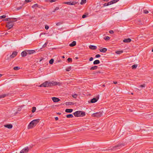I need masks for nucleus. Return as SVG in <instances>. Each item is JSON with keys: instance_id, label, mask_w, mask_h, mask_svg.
Here are the masks:
<instances>
[{"instance_id": "obj_60", "label": "nucleus", "mask_w": 153, "mask_h": 153, "mask_svg": "<svg viewBox=\"0 0 153 153\" xmlns=\"http://www.w3.org/2000/svg\"><path fill=\"white\" fill-rule=\"evenodd\" d=\"M97 73H101V72L100 71H98L97 72Z\"/></svg>"}, {"instance_id": "obj_8", "label": "nucleus", "mask_w": 153, "mask_h": 153, "mask_svg": "<svg viewBox=\"0 0 153 153\" xmlns=\"http://www.w3.org/2000/svg\"><path fill=\"white\" fill-rule=\"evenodd\" d=\"M80 113H81V111H77L74 113V114L76 117H80Z\"/></svg>"}, {"instance_id": "obj_52", "label": "nucleus", "mask_w": 153, "mask_h": 153, "mask_svg": "<svg viewBox=\"0 0 153 153\" xmlns=\"http://www.w3.org/2000/svg\"><path fill=\"white\" fill-rule=\"evenodd\" d=\"M22 6H20V7H18L17 8V10H19L20 9H21L22 8Z\"/></svg>"}, {"instance_id": "obj_45", "label": "nucleus", "mask_w": 153, "mask_h": 153, "mask_svg": "<svg viewBox=\"0 0 153 153\" xmlns=\"http://www.w3.org/2000/svg\"><path fill=\"white\" fill-rule=\"evenodd\" d=\"M49 27L48 26L46 25L45 27V28L46 29L48 30V29Z\"/></svg>"}, {"instance_id": "obj_38", "label": "nucleus", "mask_w": 153, "mask_h": 153, "mask_svg": "<svg viewBox=\"0 0 153 153\" xmlns=\"http://www.w3.org/2000/svg\"><path fill=\"white\" fill-rule=\"evenodd\" d=\"M6 16L5 15H3L0 16V19H4L5 18Z\"/></svg>"}, {"instance_id": "obj_51", "label": "nucleus", "mask_w": 153, "mask_h": 153, "mask_svg": "<svg viewBox=\"0 0 153 153\" xmlns=\"http://www.w3.org/2000/svg\"><path fill=\"white\" fill-rule=\"evenodd\" d=\"M109 32L111 34H112L114 33V31L113 30H110Z\"/></svg>"}, {"instance_id": "obj_19", "label": "nucleus", "mask_w": 153, "mask_h": 153, "mask_svg": "<svg viewBox=\"0 0 153 153\" xmlns=\"http://www.w3.org/2000/svg\"><path fill=\"white\" fill-rule=\"evenodd\" d=\"M73 111V109H66L65 110V111L67 113H71Z\"/></svg>"}, {"instance_id": "obj_56", "label": "nucleus", "mask_w": 153, "mask_h": 153, "mask_svg": "<svg viewBox=\"0 0 153 153\" xmlns=\"http://www.w3.org/2000/svg\"><path fill=\"white\" fill-rule=\"evenodd\" d=\"M25 1L26 2H30L31 1H30V0H25Z\"/></svg>"}, {"instance_id": "obj_50", "label": "nucleus", "mask_w": 153, "mask_h": 153, "mask_svg": "<svg viewBox=\"0 0 153 153\" xmlns=\"http://www.w3.org/2000/svg\"><path fill=\"white\" fill-rule=\"evenodd\" d=\"M86 17L87 16L86 15H82V17L83 18H86Z\"/></svg>"}, {"instance_id": "obj_57", "label": "nucleus", "mask_w": 153, "mask_h": 153, "mask_svg": "<svg viewBox=\"0 0 153 153\" xmlns=\"http://www.w3.org/2000/svg\"><path fill=\"white\" fill-rule=\"evenodd\" d=\"M55 120H58V117H56L55 118Z\"/></svg>"}, {"instance_id": "obj_44", "label": "nucleus", "mask_w": 153, "mask_h": 153, "mask_svg": "<svg viewBox=\"0 0 153 153\" xmlns=\"http://www.w3.org/2000/svg\"><path fill=\"white\" fill-rule=\"evenodd\" d=\"M10 19V18H8L5 19H3V20H4V21H9Z\"/></svg>"}, {"instance_id": "obj_24", "label": "nucleus", "mask_w": 153, "mask_h": 153, "mask_svg": "<svg viewBox=\"0 0 153 153\" xmlns=\"http://www.w3.org/2000/svg\"><path fill=\"white\" fill-rule=\"evenodd\" d=\"M123 52V51H116L115 53L116 54H119Z\"/></svg>"}, {"instance_id": "obj_62", "label": "nucleus", "mask_w": 153, "mask_h": 153, "mask_svg": "<svg viewBox=\"0 0 153 153\" xmlns=\"http://www.w3.org/2000/svg\"><path fill=\"white\" fill-rule=\"evenodd\" d=\"M62 58H65V56H62Z\"/></svg>"}, {"instance_id": "obj_13", "label": "nucleus", "mask_w": 153, "mask_h": 153, "mask_svg": "<svg viewBox=\"0 0 153 153\" xmlns=\"http://www.w3.org/2000/svg\"><path fill=\"white\" fill-rule=\"evenodd\" d=\"M21 55L22 57H24L26 56L27 54V51H24L22 52L21 53Z\"/></svg>"}, {"instance_id": "obj_18", "label": "nucleus", "mask_w": 153, "mask_h": 153, "mask_svg": "<svg viewBox=\"0 0 153 153\" xmlns=\"http://www.w3.org/2000/svg\"><path fill=\"white\" fill-rule=\"evenodd\" d=\"M76 45V42L75 41H74L69 45V46L71 47H73L75 46Z\"/></svg>"}, {"instance_id": "obj_14", "label": "nucleus", "mask_w": 153, "mask_h": 153, "mask_svg": "<svg viewBox=\"0 0 153 153\" xmlns=\"http://www.w3.org/2000/svg\"><path fill=\"white\" fill-rule=\"evenodd\" d=\"M27 54H31L33 53L35 51L34 50H26Z\"/></svg>"}, {"instance_id": "obj_11", "label": "nucleus", "mask_w": 153, "mask_h": 153, "mask_svg": "<svg viewBox=\"0 0 153 153\" xmlns=\"http://www.w3.org/2000/svg\"><path fill=\"white\" fill-rule=\"evenodd\" d=\"M52 99L54 102H58L60 100L59 98L56 97H53L52 98Z\"/></svg>"}, {"instance_id": "obj_42", "label": "nucleus", "mask_w": 153, "mask_h": 153, "mask_svg": "<svg viewBox=\"0 0 153 153\" xmlns=\"http://www.w3.org/2000/svg\"><path fill=\"white\" fill-rule=\"evenodd\" d=\"M59 9V8L58 7H56L54 10L53 11V12H54L56 10H58Z\"/></svg>"}, {"instance_id": "obj_28", "label": "nucleus", "mask_w": 153, "mask_h": 153, "mask_svg": "<svg viewBox=\"0 0 153 153\" xmlns=\"http://www.w3.org/2000/svg\"><path fill=\"white\" fill-rule=\"evenodd\" d=\"M54 62V59H51L49 62V63L50 64H52Z\"/></svg>"}, {"instance_id": "obj_55", "label": "nucleus", "mask_w": 153, "mask_h": 153, "mask_svg": "<svg viewBox=\"0 0 153 153\" xmlns=\"http://www.w3.org/2000/svg\"><path fill=\"white\" fill-rule=\"evenodd\" d=\"M13 22L16 21L17 19L16 18H13Z\"/></svg>"}, {"instance_id": "obj_63", "label": "nucleus", "mask_w": 153, "mask_h": 153, "mask_svg": "<svg viewBox=\"0 0 153 153\" xmlns=\"http://www.w3.org/2000/svg\"><path fill=\"white\" fill-rule=\"evenodd\" d=\"M2 76V75L1 74H0V77Z\"/></svg>"}, {"instance_id": "obj_7", "label": "nucleus", "mask_w": 153, "mask_h": 153, "mask_svg": "<svg viewBox=\"0 0 153 153\" xmlns=\"http://www.w3.org/2000/svg\"><path fill=\"white\" fill-rule=\"evenodd\" d=\"M17 52L16 51H13L12 54L10 56V59L13 58L15 57L17 54Z\"/></svg>"}, {"instance_id": "obj_48", "label": "nucleus", "mask_w": 153, "mask_h": 153, "mask_svg": "<svg viewBox=\"0 0 153 153\" xmlns=\"http://www.w3.org/2000/svg\"><path fill=\"white\" fill-rule=\"evenodd\" d=\"M61 24V22H58L56 24V25L57 26H59Z\"/></svg>"}, {"instance_id": "obj_31", "label": "nucleus", "mask_w": 153, "mask_h": 153, "mask_svg": "<svg viewBox=\"0 0 153 153\" xmlns=\"http://www.w3.org/2000/svg\"><path fill=\"white\" fill-rule=\"evenodd\" d=\"M110 38V37L108 36H107L106 37H104V39L106 41L108 40H109Z\"/></svg>"}, {"instance_id": "obj_39", "label": "nucleus", "mask_w": 153, "mask_h": 153, "mask_svg": "<svg viewBox=\"0 0 153 153\" xmlns=\"http://www.w3.org/2000/svg\"><path fill=\"white\" fill-rule=\"evenodd\" d=\"M119 0H113L112 1V2L113 3V4H114L117 2H118Z\"/></svg>"}, {"instance_id": "obj_23", "label": "nucleus", "mask_w": 153, "mask_h": 153, "mask_svg": "<svg viewBox=\"0 0 153 153\" xmlns=\"http://www.w3.org/2000/svg\"><path fill=\"white\" fill-rule=\"evenodd\" d=\"M66 117L67 118H72L73 117V116L72 114H69L68 115H66Z\"/></svg>"}, {"instance_id": "obj_64", "label": "nucleus", "mask_w": 153, "mask_h": 153, "mask_svg": "<svg viewBox=\"0 0 153 153\" xmlns=\"http://www.w3.org/2000/svg\"><path fill=\"white\" fill-rule=\"evenodd\" d=\"M102 86H103V87H104V86H105V85H102Z\"/></svg>"}, {"instance_id": "obj_20", "label": "nucleus", "mask_w": 153, "mask_h": 153, "mask_svg": "<svg viewBox=\"0 0 153 153\" xmlns=\"http://www.w3.org/2000/svg\"><path fill=\"white\" fill-rule=\"evenodd\" d=\"M100 63V61L98 60H96L94 61L93 62L94 65H97Z\"/></svg>"}, {"instance_id": "obj_17", "label": "nucleus", "mask_w": 153, "mask_h": 153, "mask_svg": "<svg viewBox=\"0 0 153 153\" xmlns=\"http://www.w3.org/2000/svg\"><path fill=\"white\" fill-rule=\"evenodd\" d=\"M107 51V49L105 48H103L102 49H100V51L101 52H103V53H105V52Z\"/></svg>"}, {"instance_id": "obj_32", "label": "nucleus", "mask_w": 153, "mask_h": 153, "mask_svg": "<svg viewBox=\"0 0 153 153\" xmlns=\"http://www.w3.org/2000/svg\"><path fill=\"white\" fill-rule=\"evenodd\" d=\"M48 41H47L45 43V44L42 46V47L43 48H45V47H46L47 45L48 44Z\"/></svg>"}, {"instance_id": "obj_47", "label": "nucleus", "mask_w": 153, "mask_h": 153, "mask_svg": "<svg viewBox=\"0 0 153 153\" xmlns=\"http://www.w3.org/2000/svg\"><path fill=\"white\" fill-rule=\"evenodd\" d=\"M145 84H143V85H141L140 86V87H141V88H143V87H145Z\"/></svg>"}, {"instance_id": "obj_25", "label": "nucleus", "mask_w": 153, "mask_h": 153, "mask_svg": "<svg viewBox=\"0 0 153 153\" xmlns=\"http://www.w3.org/2000/svg\"><path fill=\"white\" fill-rule=\"evenodd\" d=\"M137 66V64H134L132 66L131 68L132 69H135L136 68Z\"/></svg>"}, {"instance_id": "obj_34", "label": "nucleus", "mask_w": 153, "mask_h": 153, "mask_svg": "<svg viewBox=\"0 0 153 153\" xmlns=\"http://www.w3.org/2000/svg\"><path fill=\"white\" fill-rule=\"evenodd\" d=\"M38 7V5L37 4H34V5L32 6V7L34 8L35 7Z\"/></svg>"}, {"instance_id": "obj_12", "label": "nucleus", "mask_w": 153, "mask_h": 153, "mask_svg": "<svg viewBox=\"0 0 153 153\" xmlns=\"http://www.w3.org/2000/svg\"><path fill=\"white\" fill-rule=\"evenodd\" d=\"M4 126L5 127L9 129L13 127V126L11 124L5 125H4Z\"/></svg>"}, {"instance_id": "obj_9", "label": "nucleus", "mask_w": 153, "mask_h": 153, "mask_svg": "<svg viewBox=\"0 0 153 153\" xmlns=\"http://www.w3.org/2000/svg\"><path fill=\"white\" fill-rule=\"evenodd\" d=\"M13 25V24L11 22H8L7 23L6 26L7 27L9 28V29H10L12 27Z\"/></svg>"}, {"instance_id": "obj_21", "label": "nucleus", "mask_w": 153, "mask_h": 153, "mask_svg": "<svg viewBox=\"0 0 153 153\" xmlns=\"http://www.w3.org/2000/svg\"><path fill=\"white\" fill-rule=\"evenodd\" d=\"M65 104L67 105H73L74 103L72 102H65Z\"/></svg>"}, {"instance_id": "obj_59", "label": "nucleus", "mask_w": 153, "mask_h": 153, "mask_svg": "<svg viewBox=\"0 0 153 153\" xmlns=\"http://www.w3.org/2000/svg\"><path fill=\"white\" fill-rule=\"evenodd\" d=\"M57 114H59V115H61V113L58 112V113H57Z\"/></svg>"}, {"instance_id": "obj_4", "label": "nucleus", "mask_w": 153, "mask_h": 153, "mask_svg": "<svg viewBox=\"0 0 153 153\" xmlns=\"http://www.w3.org/2000/svg\"><path fill=\"white\" fill-rule=\"evenodd\" d=\"M34 146L33 145L29 146L26 147L23 149L20 152V153H27L29 151V149L31 148Z\"/></svg>"}, {"instance_id": "obj_43", "label": "nucleus", "mask_w": 153, "mask_h": 153, "mask_svg": "<svg viewBox=\"0 0 153 153\" xmlns=\"http://www.w3.org/2000/svg\"><path fill=\"white\" fill-rule=\"evenodd\" d=\"M143 12L144 13H148L149 12L146 10H143Z\"/></svg>"}, {"instance_id": "obj_53", "label": "nucleus", "mask_w": 153, "mask_h": 153, "mask_svg": "<svg viewBox=\"0 0 153 153\" xmlns=\"http://www.w3.org/2000/svg\"><path fill=\"white\" fill-rule=\"evenodd\" d=\"M93 57H91L89 59V61H92L93 60Z\"/></svg>"}, {"instance_id": "obj_22", "label": "nucleus", "mask_w": 153, "mask_h": 153, "mask_svg": "<svg viewBox=\"0 0 153 153\" xmlns=\"http://www.w3.org/2000/svg\"><path fill=\"white\" fill-rule=\"evenodd\" d=\"M98 67L97 66H94L91 67L90 69V70H94L97 69Z\"/></svg>"}, {"instance_id": "obj_61", "label": "nucleus", "mask_w": 153, "mask_h": 153, "mask_svg": "<svg viewBox=\"0 0 153 153\" xmlns=\"http://www.w3.org/2000/svg\"><path fill=\"white\" fill-rule=\"evenodd\" d=\"M103 0L104 1H109V0Z\"/></svg>"}, {"instance_id": "obj_16", "label": "nucleus", "mask_w": 153, "mask_h": 153, "mask_svg": "<svg viewBox=\"0 0 153 153\" xmlns=\"http://www.w3.org/2000/svg\"><path fill=\"white\" fill-rule=\"evenodd\" d=\"M131 40L130 38L125 39L123 40V42H130Z\"/></svg>"}, {"instance_id": "obj_15", "label": "nucleus", "mask_w": 153, "mask_h": 153, "mask_svg": "<svg viewBox=\"0 0 153 153\" xmlns=\"http://www.w3.org/2000/svg\"><path fill=\"white\" fill-rule=\"evenodd\" d=\"M89 48L90 49L93 50H96L97 48V47L96 46L92 45L89 46Z\"/></svg>"}, {"instance_id": "obj_3", "label": "nucleus", "mask_w": 153, "mask_h": 153, "mask_svg": "<svg viewBox=\"0 0 153 153\" xmlns=\"http://www.w3.org/2000/svg\"><path fill=\"white\" fill-rule=\"evenodd\" d=\"M124 146V144H118L116 146H113V147H110L109 148L108 150L115 151L116 149H120L121 148V147Z\"/></svg>"}, {"instance_id": "obj_36", "label": "nucleus", "mask_w": 153, "mask_h": 153, "mask_svg": "<svg viewBox=\"0 0 153 153\" xmlns=\"http://www.w3.org/2000/svg\"><path fill=\"white\" fill-rule=\"evenodd\" d=\"M10 19L9 20V22H11L12 23H13V18H10Z\"/></svg>"}, {"instance_id": "obj_58", "label": "nucleus", "mask_w": 153, "mask_h": 153, "mask_svg": "<svg viewBox=\"0 0 153 153\" xmlns=\"http://www.w3.org/2000/svg\"><path fill=\"white\" fill-rule=\"evenodd\" d=\"M113 83L114 84H116L117 83V82H114Z\"/></svg>"}, {"instance_id": "obj_29", "label": "nucleus", "mask_w": 153, "mask_h": 153, "mask_svg": "<svg viewBox=\"0 0 153 153\" xmlns=\"http://www.w3.org/2000/svg\"><path fill=\"white\" fill-rule=\"evenodd\" d=\"M86 2V0H82L81 2L80 3L81 4H85Z\"/></svg>"}, {"instance_id": "obj_30", "label": "nucleus", "mask_w": 153, "mask_h": 153, "mask_svg": "<svg viewBox=\"0 0 153 153\" xmlns=\"http://www.w3.org/2000/svg\"><path fill=\"white\" fill-rule=\"evenodd\" d=\"M7 96L6 94H1L0 95V98H4Z\"/></svg>"}, {"instance_id": "obj_26", "label": "nucleus", "mask_w": 153, "mask_h": 153, "mask_svg": "<svg viewBox=\"0 0 153 153\" xmlns=\"http://www.w3.org/2000/svg\"><path fill=\"white\" fill-rule=\"evenodd\" d=\"M80 117H83L85 115V113L84 112H82L81 111V113H80Z\"/></svg>"}, {"instance_id": "obj_10", "label": "nucleus", "mask_w": 153, "mask_h": 153, "mask_svg": "<svg viewBox=\"0 0 153 153\" xmlns=\"http://www.w3.org/2000/svg\"><path fill=\"white\" fill-rule=\"evenodd\" d=\"M77 3V2L76 1H68V2H66L64 3L65 4H68V5H73Z\"/></svg>"}, {"instance_id": "obj_41", "label": "nucleus", "mask_w": 153, "mask_h": 153, "mask_svg": "<svg viewBox=\"0 0 153 153\" xmlns=\"http://www.w3.org/2000/svg\"><path fill=\"white\" fill-rule=\"evenodd\" d=\"M107 3L108 5L113 4V3L112 2V1L109 2H108Z\"/></svg>"}, {"instance_id": "obj_6", "label": "nucleus", "mask_w": 153, "mask_h": 153, "mask_svg": "<svg viewBox=\"0 0 153 153\" xmlns=\"http://www.w3.org/2000/svg\"><path fill=\"white\" fill-rule=\"evenodd\" d=\"M99 98V95H97L96 98H93L91 100V102L92 103L96 102Z\"/></svg>"}, {"instance_id": "obj_2", "label": "nucleus", "mask_w": 153, "mask_h": 153, "mask_svg": "<svg viewBox=\"0 0 153 153\" xmlns=\"http://www.w3.org/2000/svg\"><path fill=\"white\" fill-rule=\"evenodd\" d=\"M39 119L34 120L31 122L27 126L28 129L31 128H33L39 122Z\"/></svg>"}, {"instance_id": "obj_37", "label": "nucleus", "mask_w": 153, "mask_h": 153, "mask_svg": "<svg viewBox=\"0 0 153 153\" xmlns=\"http://www.w3.org/2000/svg\"><path fill=\"white\" fill-rule=\"evenodd\" d=\"M67 60L69 62H71L72 61V59L70 58H68Z\"/></svg>"}, {"instance_id": "obj_1", "label": "nucleus", "mask_w": 153, "mask_h": 153, "mask_svg": "<svg viewBox=\"0 0 153 153\" xmlns=\"http://www.w3.org/2000/svg\"><path fill=\"white\" fill-rule=\"evenodd\" d=\"M59 83L56 82L52 81L49 82L48 81H46L39 85V87H48L52 86H55L57 85H59Z\"/></svg>"}, {"instance_id": "obj_5", "label": "nucleus", "mask_w": 153, "mask_h": 153, "mask_svg": "<svg viewBox=\"0 0 153 153\" xmlns=\"http://www.w3.org/2000/svg\"><path fill=\"white\" fill-rule=\"evenodd\" d=\"M102 113L100 112H97L95 113H94L92 115V116L93 117H100L102 115Z\"/></svg>"}, {"instance_id": "obj_49", "label": "nucleus", "mask_w": 153, "mask_h": 153, "mask_svg": "<svg viewBox=\"0 0 153 153\" xmlns=\"http://www.w3.org/2000/svg\"><path fill=\"white\" fill-rule=\"evenodd\" d=\"M51 2H54L56 1V0H49Z\"/></svg>"}, {"instance_id": "obj_54", "label": "nucleus", "mask_w": 153, "mask_h": 153, "mask_svg": "<svg viewBox=\"0 0 153 153\" xmlns=\"http://www.w3.org/2000/svg\"><path fill=\"white\" fill-rule=\"evenodd\" d=\"M108 6L107 3H105L104 4V6Z\"/></svg>"}, {"instance_id": "obj_40", "label": "nucleus", "mask_w": 153, "mask_h": 153, "mask_svg": "<svg viewBox=\"0 0 153 153\" xmlns=\"http://www.w3.org/2000/svg\"><path fill=\"white\" fill-rule=\"evenodd\" d=\"M77 95L76 94H74L72 95V97L73 98H76L77 97Z\"/></svg>"}, {"instance_id": "obj_35", "label": "nucleus", "mask_w": 153, "mask_h": 153, "mask_svg": "<svg viewBox=\"0 0 153 153\" xmlns=\"http://www.w3.org/2000/svg\"><path fill=\"white\" fill-rule=\"evenodd\" d=\"M71 69V67H69L67 68L66 69V70L67 71H70Z\"/></svg>"}, {"instance_id": "obj_46", "label": "nucleus", "mask_w": 153, "mask_h": 153, "mask_svg": "<svg viewBox=\"0 0 153 153\" xmlns=\"http://www.w3.org/2000/svg\"><path fill=\"white\" fill-rule=\"evenodd\" d=\"M100 56V55L99 54H97L96 55L95 57L96 58H99Z\"/></svg>"}, {"instance_id": "obj_27", "label": "nucleus", "mask_w": 153, "mask_h": 153, "mask_svg": "<svg viewBox=\"0 0 153 153\" xmlns=\"http://www.w3.org/2000/svg\"><path fill=\"white\" fill-rule=\"evenodd\" d=\"M36 107H32V113L36 111Z\"/></svg>"}, {"instance_id": "obj_33", "label": "nucleus", "mask_w": 153, "mask_h": 153, "mask_svg": "<svg viewBox=\"0 0 153 153\" xmlns=\"http://www.w3.org/2000/svg\"><path fill=\"white\" fill-rule=\"evenodd\" d=\"M13 69L14 70H18L20 69V68L18 67H15Z\"/></svg>"}]
</instances>
